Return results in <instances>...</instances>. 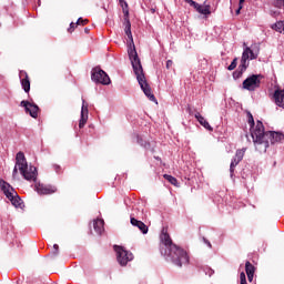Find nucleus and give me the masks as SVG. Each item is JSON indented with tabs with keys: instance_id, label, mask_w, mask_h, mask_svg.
I'll return each instance as SVG.
<instances>
[{
	"instance_id": "f3484780",
	"label": "nucleus",
	"mask_w": 284,
	"mask_h": 284,
	"mask_svg": "<svg viewBox=\"0 0 284 284\" xmlns=\"http://www.w3.org/2000/svg\"><path fill=\"white\" fill-rule=\"evenodd\" d=\"M245 272L250 283H252V281H254V272H256V268L254 267V265H252V263L246 262Z\"/></svg>"
},
{
	"instance_id": "f257e3e1",
	"label": "nucleus",
	"mask_w": 284,
	"mask_h": 284,
	"mask_svg": "<svg viewBox=\"0 0 284 284\" xmlns=\"http://www.w3.org/2000/svg\"><path fill=\"white\" fill-rule=\"evenodd\" d=\"M124 32L130 41L128 47V54L133 68V72L138 79V83L141 87V90L144 92L145 97L150 99V101H156V98H154V94H152L150 84H148L145 74L143 73V65H141V59H139V53H136V47L134 45V38L132 37V23H130V19L128 18L124 20Z\"/></svg>"
},
{
	"instance_id": "0eeeda50",
	"label": "nucleus",
	"mask_w": 284,
	"mask_h": 284,
	"mask_svg": "<svg viewBox=\"0 0 284 284\" xmlns=\"http://www.w3.org/2000/svg\"><path fill=\"white\" fill-rule=\"evenodd\" d=\"M91 79L94 83H100L101 85H110V75L100 68H94L91 71Z\"/></svg>"
},
{
	"instance_id": "aec40b11",
	"label": "nucleus",
	"mask_w": 284,
	"mask_h": 284,
	"mask_svg": "<svg viewBox=\"0 0 284 284\" xmlns=\"http://www.w3.org/2000/svg\"><path fill=\"white\" fill-rule=\"evenodd\" d=\"M210 4H199L195 7L196 11L200 13V14H212V11H210Z\"/></svg>"
},
{
	"instance_id": "39448f33",
	"label": "nucleus",
	"mask_w": 284,
	"mask_h": 284,
	"mask_svg": "<svg viewBox=\"0 0 284 284\" xmlns=\"http://www.w3.org/2000/svg\"><path fill=\"white\" fill-rule=\"evenodd\" d=\"M258 52H261V49L257 44H253L251 47H246L244 43V50L241 58V72H245L247 70V65L250 63L247 61H254V59H258Z\"/></svg>"
},
{
	"instance_id": "473e14b6",
	"label": "nucleus",
	"mask_w": 284,
	"mask_h": 284,
	"mask_svg": "<svg viewBox=\"0 0 284 284\" xmlns=\"http://www.w3.org/2000/svg\"><path fill=\"white\" fill-rule=\"evenodd\" d=\"M241 10H243V4H240L239 9L236 10V14H240Z\"/></svg>"
},
{
	"instance_id": "c9c22d12",
	"label": "nucleus",
	"mask_w": 284,
	"mask_h": 284,
	"mask_svg": "<svg viewBox=\"0 0 284 284\" xmlns=\"http://www.w3.org/2000/svg\"><path fill=\"white\" fill-rule=\"evenodd\" d=\"M123 12H124V14L128 17L129 12H128V11H125V9L123 10Z\"/></svg>"
},
{
	"instance_id": "423d86ee",
	"label": "nucleus",
	"mask_w": 284,
	"mask_h": 284,
	"mask_svg": "<svg viewBox=\"0 0 284 284\" xmlns=\"http://www.w3.org/2000/svg\"><path fill=\"white\" fill-rule=\"evenodd\" d=\"M0 187L3 194L7 196V199H9V201H11L14 207H22L23 201L21 200V197H19V195H17V191H14V189L8 182L3 180L0 181Z\"/></svg>"
},
{
	"instance_id": "5701e85b",
	"label": "nucleus",
	"mask_w": 284,
	"mask_h": 284,
	"mask_svg": "<svg viewBox=\"0 0 284 284\" xmlns=\"http://www.w3.org/2000/svg\"><path fill=\"white\" fill-rule=\"evenodd\" d=\"M248 123L250 125H252V129H251V136H252V130H254V116H252V113H248Z\"/></svg>"
},
{
	"instance_id": "c756f323",
	"label": "nucleus",
	"mask_w": 284,
	"mask_h": 284,
	"mask_svg": "<svg viewBox=\"0 0 284 284\" xmlns=\"http://www.w3.org/2000/svg\"><path fill=\"white\" fill-rule=\"evenodd\" d=\"M206 274H207L209 276H212V275L214 274V270L207 268Z\"/></svg>"
},
{
	"instance_id": "bb28decb",
	"label": "nucleus",
	"mask_w": 284,
	"mask_h": 284,
	"mask_svg": "<svg viewBox=\"0 0 284 284\" xmlns=\"http://www.w3.org/2000/svg\"><path fill=\"white\" fill-rule=\"evenodd\" d=\"M186 3H189V6H192L193 8H196V6L199 3L194 2V0H185Z\"/></svg>"
},
{
	"instance_id": "9b49d317",
	"label": "nucleus",
	"mask_w": 284,
	"mask_h": 284,
	"mask_svg": "<svg viewBox=\"0 0 284 284\" xmlns=\"http://www.w3.org/2000/svg\"><path fill=\"white\" fill-rule=\"evenodd\" d=\"M34 190L40 195L54 194V192H57L55 186L44 185V184H41V183H36Z\"/></svg>"
},
{
	"instance_id": "a878e982",
	"label": "nucleus",
	"mask_w": 284,
	"mask_h": 284,
	"mask_svg": "<svg viewBox=\"0 0 284 284\" xmlns=\"http://www.w3.org/2000/svg\"><path fill=\"white\" fill-rule=\"evenodd\" d=\"M236 61L237 59L235 58L231 64L227 67V70L232 71V70H235L236 69Z\"/></svg>"
},
{
	"instance_id": "f8f14e48",
	"label": "nucleus",
	"mask_w": 284,
	"mask_h": 284,
	"mask_svg": "<svg viewBox=\"0 0 284 284\" xmlns=\"http://www.w3.org/2000/svg\"><path fill=\"white\" fill-rule=\"evenodd\" d=\"M243 156H245V149L237 150L235 156L233 158L230 166L231 176L234 174V168L243 161Z\"/></svg>"
},
{
	"instance_id": "72a5a7b5",
	"label": "nucleus",
	"mask_w": 284,
	"mask_h": 284,
	"mask_svg": "<svg viewBox=\"0 0 284 284\" xmlns=\"http://www.w3.org/2000/svg\"><path fill=\"white\" fill-rule=\"evenodd\" d=\"M204 243H206V245H207L209 247H212V243H210V241L204 240Z\"/></svg>"
},
{
	"instance_id": "4468645a",
	"label": "nucleus",
	"mask_w": 284,
	"mask_h": 284,
	"mask_svg": "<svg viewBox=\"0 0 284 284\" xmlns=\"http://www.w3.org/2000/svg\"><path fill=\"white\" fill-rule=\"evenodd\" d=\"M130 223L131 225H133V227H138V230H140L141 233L148 234L149 229L148 225H145V223L134 219L133 216H131Z\"/></svg>"
},
{
	"instance_id": "7c9ffc66",
	"label": "nucleus",
	"mask_w": 284,
	"mask_h": 284,
	"mask_svg": "<svg viewBox=\"0 0 284 284\" xmlns=\"http://www.w3.org/2000/svg\"><path fill=\"white\" fill-rule=\"evenodd\" d=\"M166 68H168V70H170V68H172V60L166 61Z\"/></svg>"
},
{
	"instance_id": "ddd939ff",
	"label": "nucleus",
	"mask_w": 284,
	"mask_h": 284,
	"mask_svg": "<svg viewBox=\"0 0 284 284\" xmlns=\"http://www.w3.org/2000/svg\"><path fill=\"white\" fill-rule=\"evenodd\" d=\"M88 123V104H85V100H82V108H81V119L79 122V128H85Z\"/></svg>"
},
{
	"instance_id": "4be33fe9",
	"label": "nucleus",
	"mask_w": 284,
	"mask_h": 284,
	"mask_svg": "<svg viewBox=\"0 0 284 284\" xmlns=\"http://www.w3.org/2000/svg\"><path fill=\"white\" fill-rule=\"evenodd\" d=\"M164 179H166V181H169V183H171V185H179V181L176 180V178L169 175V174H164Z\"/></svg>"
},
{
	"instance_id": "9d476101",
	"label": "nucleus",
	"mask_w": 284,
	"mask_h": 284,
	"mask_svg": "<svg viewBox=\"0 0 284 284\" xmlns=\"http://www.w3.org/2000/svg\"><path fill=\"white\" fill-rule=\"evenodd\" d=\"M20 105L24 108L26 112L30 114L32 119H37V116H39V106L37 104L23 100Z\"/></svg>"
},
{
	"instance_id": "393cba45",
	"label": "nucleus",
	"mask_w": 284,
	"mask_h": 284,
	"mask_svg": "<svg viewBox=\"0 0 284 284\" xmlns=\"http://www.w3.org/2000/svg\"><path fill=\"white\" fill-rule=\"evenodd\" d=\"M274 6L275 8H284V0H275Z\"/></svg>"
},
{
	"instance_id": "2f4dec72",
	"label": "nucleus",
	"mask_w": 284,
	"mask_h": 284,
	"mask_svg": "<svg viewBox=\"0 0 284 284\" xmlns=\"http://www.w3.org/2000/svg\"><path fill=\"white\" fill-rule=\"evenodd\" d=\"M68 30H69V32H72V30H74V23L73 22L70 23V28Z\"/></svg>"
},
{
	"instance_id": "1a4fd4ad",
	"label": "nucleus",
	"mask_w": 284,
	"mask_h": 284,
	"mask_svg": "<svg viewBox=\"0 0 284 284\" xmlns=\"http://www.w3.org/2000/svg\"><path fill=\"white\" fill-rule=\"evenodd\" d=\"M244 90L254 92L257 88H261V75L253 74L243 81Z\"/></svg>"
},
{
	"instance_id": "6ab92c4d",
	"label": "nucleus",
	"mask_w": 284,
	"mask_h": 284,
	"mask_svg": "<svg viewBox=\"0 0 284 284\" xmlns=\"http://www.w3.org/2000/svg\"><path fill=\"white\" fill-rule=\"evenodd\" d=\"M103 225H104V222L101 219L93 221V230L97 232V234H103V231L105 230Z\"/></svg>"
},
{
	"instance_id": "f704fd0d",
	"label": "nucleus",
	"mask_w": 284,
	"mask_h": 284,
	"mask_svg": "<svg viewBox=\"0 0 284 284\" xmlns=\"http://www.w3.org/2000/svg\"><path fill=\"white\" fill-rule=\"evenodd\" d=\"M245 3V0H240V6H243Z\"/></svg>"
},
{
	"instance_id": "dca6fc26",
	"label": "nucleus",
	"mask_w": 284,
	"mask_h": 284,
	"mask_svg": "<svg viewBox=\"0 0 284 284\" xmlns=\"http://www.w3.org/2000/svg\"><path fill=\"white\" fill-rule=\"evenodd\" d=\"M20 79L24 92H30V79L28 78V73L26 71H20Z\"/></svg>"
},
{
	"instance_id": "cd10ccee",
	"label": "nucleus",
	"mask_w": 284,
	"mask_h": 284,
	"mask_svg": "<svg viewBox=\"0 0 284 284\" xmlns=\"http://www.w3.org/2000/svg\"><path fill=\"white\" fill-rule=\"evenodd\" d=\"M53 254H54V256H57L58 254H59V245L58 244H54L53 245Z\"/></svg>"
},
{
	"instance_id": "a211bd4d",
	"label": "nucleus",
	"mask_w": 284,
	"mask_h": 284,
	"mask_svg": "<svg viewBox=\"0 0 284 284\" xmlns=\"http://www.w3.org/2000/svg\"><path fill=\"white\" fill-rule=\"evenodd\" d=\"M195 119L199 121L200 124L203 125V128H205V130H209V132H212V130H214L212 125H210V122H207V120H205V118H203L201 113H195Z\"/></svg>"
},
{
	"instance_id": "20e7f679",
	"label": "nucleus",
	"mask_w": 284,
	"mask_h": 284,
	"mask_svg": "<svg viewBox=\"0 0 284 284\" xmlns=\"http://www.w3.org/2000/svg\"><path fill=\"white\" fill-rule=\"evenodd\" d=\"M19 172L26 181H37V168L28 165V161L26 160V154H23V152L17 153L16 165L12 172L13 179H17Z\"/></svg>"
},
{
	"instance_id": "f03ea898",
	"label": "nucleus",
	"mask_w": 284,
	"mask_h": 284,
	"mask_svg": "<svg viewBox=\"0 0 284 284\" xmlns=\"http://www.w3.org/2000/svg\"><path fill=\"white\" fill-rule=\"evenodd\" d=\"M252 139L255 150L261 154H265V152H267V148H270V142L280 143V141H283L284 134L272 131L265 132L263 122L257 121L255 128L252 130Z\"/></svg>"
},
{
	"instance_id": "412c9836",
	"label": "nucleus",
	"mask_w": 284,
	"mask_h": 284,
	"mask_svg": "<svg viewBox=\"0 0 284 284\" xmlns=\"http://www.w3.org/2000/svg\"><path fill=\"white\" fill-rule=\"evenodd\" d=\"M272 30H275V32H280L281 34H284V21H277L274 24H272Z\"/></svg>"
},
{
	"instance_id": "b1692460",
	"label": "nucleus",
	"mask_w": 284,
	"mask_h": 284,
	"mask_svg": "<svg viewBox=\"0 0 284 284\" xmlns=\"http://www.w3.org/2000/svg\"><path fill=\"white\" fill-rule=\"evenodd\" d=\"M240 284H247V278L245 277L244 272L240 274Z\"/></svg>"
},
{
	"instance_id": "6e6552de",
	"label": "nucleus",
	"mask_w": 284,
	"mask_h": 284,
	"mask_svg": "<svg viewBox=\"0 0 284 284\" xmlns=\"http://www.w3.org/2000/svg\"><path fill=\"white\" fill-rule=\"evenodd\" d=\"M114 250H115L118 263H120L122 267H125V265H128V263H130V261L134 258V255H132L131 252L125 251V248H123L122 246L115 245Z\"/></svg>"
},
{
	"instance_id": "e433bc0d",
	"label": "nucleus",
	"mask_w": 284,
	"mask_h": 284,
	"mask_svg": "<svg viewBox=\"0 0 284 284\" xmlns=\"http://www.w3.org/2000/svg\"><path fill=\"white\" fill-rule=\"evenodd\" d=\"M125 8H128V3L124 2Z\"/></svg>"
},
{
	"instance_id": "7ed1b4c3",
	"label": "nucleus",
	"mask_w": 284,
	"mask_h": 284,
	"mask_svg": "<svg viewBox=\"0 0 284 284\" xmlns=\"http://www.w3.org/2000/svg\"><path fill=\"white\" fill-rule=\"evenodd\" d=\"M161 241L164 245V248L162 247L161 250V254H163L166 261H170L178 267H183V265H187V263H190L187 252L172 243V239L168 232L162 231Z\"/></svg>"
},
{
	"instance_id": "c85d7f7f",
	"label": "nucleus",
	"mask_w": 284,
	"mask_h": 284,
	"mask_svg": "<svg viewBox=\"0 0 284 284\" xmlns=\"http://www.w3.org/2000/svg\"><path fill=\"white\" fill-rule=\"evenodd\" d=\"M87 22H88V20H82L81 18H79L78 21H77V26H81V24L87 23Z\"/></svg>"
},
{
	"instance_id": "2eb2a0df",
	"label": "nucleus",
	"mask_w": 284,
	"mask_h": 284,
	"mask_svg": "<svg viewBox=\"0 0 284 284\" xmlns=\"http://www.w3.org/2000/svg\"><path fill=\"white\" fill-rule=\"evenodd\" d=\"M274 99H275V104L278 105V108H283V110H284V89L275 90Z\"/></svg>"
}]
</instances>
